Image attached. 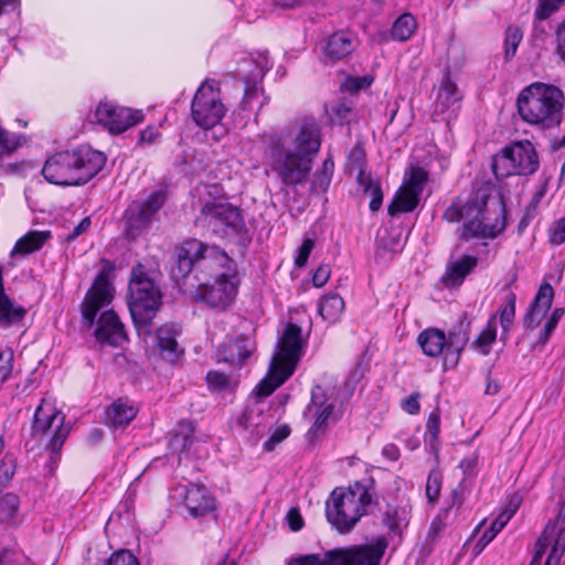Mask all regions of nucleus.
Returning a JSON list of instances; mask_svg holds the SVG:
<instances>
[{"label":"nucleus","instance_id":"nucleus-64","mask_svg":"<svg viewBox=\"0 0 565 565\" xmlns=\"http://www.w3.org/2000/svg\"><path fill=\"white\" fill-rule=\"evenodd\" d=\"M556 51L559 57L565 62V20L556 30Z\"/></svg>","mask_w":565,"mask_h":565},{"label":"nucleus","instance_id":"nucleus-49","mask_svg":"<svg viewBox=\"0 0 565 565\" xmlns=\"http://www.w3.org/2000/svg\"><path fill=\"white\" fill-rule=\"evenodd\" d=\"M24 137L12 134L0 126V150L1 153H12L22 146Z\"/></svg>","mask_w":565,"mask_h":565},{"label":"nucleus","instance_id":"nucleus-50","mask_svg":"<svg viewBox=\"0 0 565 565\" xmlns=\"http://www.w3.org/2000/svg\"><path fill=\"white\" fill-rule=\"evenodd\" d=\"M205 380L212 391L223 392L231 387V379L220 371H210Z\"/></svg>","mask_w":565,"mask_h":565},{"label":"nucleus","instance_id":"nucleus-5","mask_svg":"<svg viewBox=\"0 0 565 565\" xmlns=\"http://www.w3.org/2000/svg\"><path fill=\"white\" fill-rule=\"evenodd\" d=\"M103 152L83 145L60 151L46 159L42 174L46 181L61 186H77L92 180L105 166Z\"/></svg>","mask_w":565,"mask_h":565},{"label":"nucleus","instance_id":"nucleus-24","mask_svg":"<svg viewBox=\"0 0 565 565\" xmlns=\"http://www.w3.org/2000/svg\"><path fill=\"white\" fill-rule=\"evenodd\" d=\"M181 324L175 322L163 323L157 330V345L161 355L170 362H175L183 354V349L178 342V337L181 334Z\"/></svg>","mask_w":565,"mask_h":565},{"label":"nucleus","instance_id":"nucleus-15","mask_svg":"<svg viewBox=\"0 0 565 565\" xmlns=\"http://www.w3.org/2000/svg\"><path fill=\"white\" fill-rule=\"evenodd\" d=\"M70 430L71 428L65 425V415L45 399H42L33 416L31 436L41 441L44 436L50 435L45 448L57 454L63 447Z\"/></svg>","mask_w":565,"mask_h":565},{"label":"nucleus","instance_id":"nucleus-28","mask_svg":"<svg viewBox=\"0 0 565 565\" xmlns=\"http://www.w3.org/2000/svg\"><path fill=\"white\" fill-rule=\"evenodd\" d=\"M50 237V231H29L15 242L10 255L11 257L28 256L41 249Z\"/></svg>","mask_w":565,"mask_h":565},{"label":"nucleus","instance_id":"nucleus-41","mask_svg":"<svg viewBox=\"0 0 565 565\" xmlns=\"http://www.w3.org/2000/svg\"><path fill=\"white\" fill-rule=\"evenodd\" d=\"M509 516L508 514H499L497 519L491 523L490 527L483 531L476 543V552L481 553L484 547L492 542V540L502 531V529L508 524Z\"/></svg>","mask_w":565,"mask_h":565},{"label":"nucleus","instance_id":"nucleus-31","mask_svg":"<svg viewBox=\"0 0 565 565\" xmlns=\"http://www.w3.org/2000/svg\"><path fill=\"white\" fill-rule=\"evenodd\" d=\"M254 351V343L246 339H236L228 344L224 361L234 366H241Z\"/></svg>","mask_w":565,"mask_h":565},{"label":"nucleus","instance_id":"nucleus-57","mask_svg":"<svg viewBox=\"0 0 565 565\" xmlns=\"http://www.w3.org/2000/svg\"><path fill=\"white\" fill-rule=\"evenodd\" d=\"M313 247L315 241L312 238L307 237L302 241V244L298 248L297 256L295 258L296 267H303L307 264Z\"/></svg>","mask_w":565,"mask_h":565},{"label":"nucleus","instance_id":"nucleus-61","mask_svg":"<svg viewBox=\"0 0 565 565\" xmlns=\"http://www.w3.org/2000/svg\"><path fill=\"white\" fill-rule=\"evenodd\" d=\"M331 275V268L327 264H321L312 276V282L316 287H322L327 284Z\"/></svg>","mask_w":565,"mask_h":565},{"label":"nucleus","instance_id":"nucleus-11","mask_svg":"<svg viewBox=\"0 0 565 565\" xmlns=\"http://www.w3.org/2000/svg\"><path fill=\"white\" fill-rule=\"evenodd\" d=\"M162 305V294L145 273L132 270L128 288V307L139 334H150V326Z\"/></svg>","mask_w":565,"mask_h":565},{"label":"nucleus","instance_id":"nucleus-38","mask_svg":"<svg viewBox=\"0 0 565 565\" xmlns=\"http://www.w3.org/2000/svg\"><path fill=\"white\" fill-rule=\"evenodd\" d=\"M417 22L413 14L404 13L396 19L391 29L393 40L404 42L407 41L416 30Z\"/></svg>","mask_w":565,"mask_h":565},{"label":"nucleus","instance_id":"nucleus-32","mask_svg":"<svg viewBox=\"0 0 565 565\" xmlns=\"http://www.w3.org/2000/svg\"><path fill=\"white\" fill-rule=\"evenodd\" d=\"M497 339V315L490 317L484 329L471 342V349L482 355H488Z\"/></svg>","mask_w":565,"mask_h":565},{"label":"nucleus","instance_id":"nucleus-59","mask_svg":"<svg viewBox=\"0 0 565 565\" xmlns=\"http://www.w3.org/2000/svg\"><path fill=\"white\" fill-rule=\"evenodd\" d=\"M332 111L341 122H349L353 115V106L351 103L340 102L333 106Z\"/></svg>","mask_w":565,"mask_h":565},{"label":"nucleus","instance_id":"nucleus-29","mask_svg":"<svg viewBox=\"0 0 565 565\" xmlns=\"http://www.w3.org/2000/svg\"><path fill=\"white\" fill-rule=\"evenodd\" d=\"M125 218L126 235L131 239L138 237L152 222V220L145 214L138 202H132L129 205Z\"/></svg>","mask_w":565,"mask_h":565},{"label":"nucleus","instance_id":"nucleus-39","mask_svg":"<svg viewBox=\"0 0 565 565\" xmlns=\"http://www.w3.org/2000/svg\"><path fill=\"white\" fill-rule=\"evenodd\" d=\"M428 180V173L420 167L413 166L409 171L405 173L404 183L402 186L415 194L422 195L425 184Z\"/></svg>","mask_w":565,"mask_h":565},{"label":"nucleus","instance_id":"nucleus-37","mask_svg":"<svg viewBox=\"0 0 565 565\" xmlns=\"http://www.w3.org/2000/svg\"><path fill=\"white\" fill-rule=\"evenodd\" d=\"M365 150L361 143H356L348 154L347 167L351 173H356L358 183H363V180H365V178L369 177L367 174H365Z\"/></svg>","mask_w":565,"mask_h":565},{"label":"nucleus","instance_id":"nucleus-48","mask_svg":"<svg viewBox=\"0 0 565 565\" xmlns=\"http://www.w3.org/2000/svg\"><path fill=\"white\" fill-rule=\"evenodd\" d=\"M564 313L565 310L563 308H555L551 312L543 329L539 333L537 344H546Z\"/></svg>","mask_w":565,"mask_h":565},{"label":"nucleus","instance_id":"nucleus-1","mask_svg":"<svg viewBox=\"0 0 565 565\" xmlns=\"http://www.w3.org/2000/svg\"><path fill=\"white\" fill-rule=\"evenodd\" d=\"M195 271L199 281L209 276L213 281H202L196 290L198 300L211 308L224 310L237 294V269L235 262L217 246L207 245L196 238H190L175 247L171 276L183 279Z\"/></svg>","mask_w":565,"mask_h":565},{"label":"nucleus","instance_id":"nucleus-18","mask_svg":"<svg viewBox=\"0 0 565 565\" xmlns=\"http://www.w3.org/2000/svg\"><path fill=\"white\" fill-rule=\"evenodd\" d=\"M270 67L271 64L266 52L246 55L238 62L234 74L245 84V94L242 100L244 107H247L250 100L257 96V84Z\"/></svg>","mask_w":565,"mask_h":565},{"label":"nucleus","instance_id":"nucleus-60","mask_svg":"<svg viewBox=\"0 0 565 565\" xmlns=\"http://www.w3.org/2000/svg\"><path fill=\"white\" fill-rule=\"evenodd\" d=\"M373 78L370 76L350 77L347 81V87L350 92H359L371 86Z\"/></svg>","mask_w":565,"mask_h":565},{"label":"nucleus","instance_id":"nucleus-4","mask_svg":"<svg viewBox=\"0 0 565 565\" xmlns=\"http://www.w3.org/2000/svg\"><path fill=\"white\" fill-rule=\"evenodd\" d=\"M114 288L109 282L105 270L100 271L88 289L82 303V318L85 328H93L96 323L94 335L97 342L110 347H120L128 337L122 322L114 310H105L96 320L97 313L113 300Z\"/></svg>","mask_w":565,"mask_h":565},{"label":"nucleus","instance_id":"nucleus-58","mask_svg":"<svg viewBox=\"0 0 565 565\" xmlns=\"http://www.w3.org/2000/svg\"><path fill=\"white\" fill-rule=\"evenodd\" d=\"M290 435V428L287 425L280 426L277 428L273 435L268 438V440L264 444V449L270 451L275 448V446L281 443Z\"/></svg>","mask_w":565,"mask_h":565},{"label":"nucleus","instance_id":"nucleus-34","mask_svg":"<svg viewBox=\"0 0 565 565\" xmlns=\"http://www.w3.org/2000/svg\"><path fill=\"white\" fill-rule=\"evenodd\" d=\"M334 162L331 158H327L320 168L312 175L310 192L322 194L327 192L333 175Z\"/></svg>","mask_w":565,"mask_h":565},{"label":"nucleus","instance_id":"nucleus-44","mask_svg":"<svg viewBox=\"0 0 565 565\" xmlns=\"http://www.w3.org/2000/svg\"><path fill=\"white\" fill-rule=\"evenodd\" d=\"M18 468V458L12 452H7L0 462V491L10 486Z\"/></svg>","mask_w":565,"mask_h":565},{"label":"nucleus","instance_id":"nucleus-22","mask_svg":"<svg viewBox=\"0 0 565 565\" xmlns=\"http://www.w3.org/2000/svg\"><path fill=\"white\" fill-rule=\"evenodd\" d=\"M553 299L554 289L552 285L548 282L541 284L534 299L531 301L522 318L525 332L533 331L541 324L552 307Z\"/></svg>","mask_w":565,"mask_h":565},{"label":"nucleus","instance_id":"nucleus-2","mask_svg":"<svg viewBox=\"0 0 565 565\" xmlns=\"http://www.w3.org/2000/svg\"><path fill=\"white\" fill-rule=\"evenodd\" d=\"M320 146L319 125L313 119H306L294 130H281L268 136V167L285 186L302 185L308 180Z\"/></svg>","mask_w":565,"mask_h":565},{"label":"nucleus","instance_id":"nucleus-20","mask_svg":"<svg viewBox=\"0 0 565 565\" xmlns=\"http://www.w3.org/2000/svg\"><path fill=\"white\" fill-rule=\"evenodd\" d=\"M462 96L457 87V84L450 78L449 73H446L440 81L435 108L431 114L434 121H449L456 117V113L460 107Z\"/></svg>","mask_w":565,"mask_h":565},{"label":"nucleus","instance_id":"nucleus-33","mask_svg":"<svg viewBox=\"0 0 565 565\" xmlns=\"http://www.w3.org/2000/svg\"><path fill=\"white\" fill-rule=\"evenodd\" d=\"M419 196L420 195L401 186L396 192L393 202L388 205L390 215L414 211L418 205Z\"/></svg>","mask_w":565,"mask_h":565},{"label":"nucleus","instance_id":"nucleus-25","mask_svg":"<svg viewBox=\"0 0 565 565\" xmlns=\"http://www.w3.org/2000/svg\"><path fill=\"white\" fill-rule=\"evenodd\" d=\"M356 38L351 32H334L326 43L324 55L332 62L343 60L356 49Z\"/></svg>","mask_w":565,"mask_h":565},{"label":"nucleus","instance_id":"nucleus-8","mask_svg":"<svg viewBox=\"0 0 565 565\" xmlns=\"http://www.w3.org/2000/svg\"><path fill=\"white\" fill-rule=\"evenodd\" d=\"M301 354V328L290 322L278 342L267 376L255 387L256 394L262 397L269 396L284 384L294 373Z\"/></svg>","mask_w":565,"mask_h":565},{"label":"nucleus","instance_id":"nucleus-30","mask_svg":"<svg viewBox=\"0 0 565 565\" xmlns=\"http://www.w3.org/2000/svg\"><path fill=\"white\" fill-rule=\"evenodd\" d=\"M344 300L337 294H330L321 298L319 302V315L328 323H335L344 311Z\"/></svg>","mask_w":565,"mask_h":565},{"label":"nucleus","instance_id":"nucleus-55","mask_svg":"<svg viewBox=\"0 0 565 565\" xmlns=\"http://www.w3.org/2000/svg\"><path fill=\"white\" fill-rule=\"evenodd\" d=\"M548 242L558 246L565 242V217L554 222L548 230Z\"/></svg>","mask_w":565,"mask_h":565},{"label":"nucleus","instance_id":"nucleus-16","mask_svg":"<svg viewBox=\"0 0 565 565\" xmlns=\"http://www.w3.org/2000/svg\"><path fill=\"white\" fill-rule=\"evenodd\" d=\"M226 108L221 100L220 90L207 81L196 90L191 105V115L194 122L210 129L224 117Z\"/></svg>","mask_w":565,"mask_h":565},{"label":"nucleus","instance_id":"nucleus-63","mask_svg":"<svg viewBox=\"0 0 565 565\" xmlns=\"http://www.w3.org/2000/svg\"><path fill=\"white\" fill-rule=\"evenodd\" d=\"M418 399H419V393L415 392V393L411 394L408 397H406L402 402V408L411 415L417 414L420 408Z\"/></svg>","mask_w":565,"mask_h":565},{"label":"nucleus","instance_id":"nucleus-51","mask_svg":"<svg viewBox=\"0 0 565 565\" xmlns=\"http://www.w3.org/2000/svg\"><path fill=\"white\" fill-rule=\"evenodd\" d=\"M443 477L441 473L437 470H433L429 472L427 482H426V495L429 502H435L441 489Z\"/></svg>","mask_w":565,"mask_h":565},{"label":"nucleus","instance_id":"nucleus-52","mask_svg":"<svg viewBox=\"0 0 565 565\" xmlns=\"http://www.w3.org/2000/svg\"><path fill=\"white\" fill-rule=\"evenodd\" d=\"M13 369V350L7 348L0 351V387L7 382Z\"/></svg>","mask_w":565,"mask_h":565},{"label":"nucleus","instance_id":"nucleus-56","mask_svg":"<svg viewBox=\"0 0 565 565\" xmlns=\"http://www.w3.org/2000/svg\"><path fill=\"white\" fill-rule=\"evenodd\" d=\"M103 565H139V561L130 552L120 551L111 554Z\"/></svg>","mask_w":565,"mask_h":565},{"label":"nucleus","instance_id":"nucleus-43","mask_svg":"<svg viewBox=\"0 0 565 565\" xmlns=\"http://www.w3.org/2000/svg\"><path fill=\"white\" fill-rule=\"evenodd\" d=\"M167 201V191L164 189H158L153 191L146 200L137 201L145 214L153 220L154 215L163 206Z\"/></svg>","mask_w":565,"mask_h":565},{"label":"nucleus","instance_id":"nucleus-9","mask_svg":"<svg viewBox=\"0 0 565 565\" xmlns=\"http://www.w3.org/2000/svg\"><path fill=\"white\" fill-rule=\"evenodd\" d=\"M340 386L331 376H324L311 388V399L302 413L305 420L311 423L306 436L313 441L323 435L330 423L341 417L342 402L340 401Z\"/></svg>","mask_w":565,"mask_h":565},{"label":"nucleus","instance_id":"nucleus-36","mask_svg":"<svg viewBox=\"0 0 565 565\" xmlns=\"http://www.w3.org/2000/svg\"><path fill=\"white\" fill-rule=\"evenodd\" d=\"M477 266L475 256L465 255L459 260L451 262L447 267V279L452 284L462 281Z\"/></svg>","mask_w":565,"mask_h":565},{"label":"nucleus","instance_id":"nucleus-10","mask_svg":"<svg viewBox=\"0 0 565 565\" xmlns=\"http://www.w3.org/2000/svg\"><path fill=\"white\" fill-rule=\"evenodd\" d=\"M470 331L471 322L463 317L449 330L447 337L437 328H428L419 333L417 343L427 356L437 358L444 353L445 369H454L469 342Z\"/></svg>","mask_w":565,"mask_h":565},{"label":"nucleus","instance_id":"nucleus-6","mask_svg":"<svg viewBox=\"0 0 565 565\" xmlns=\"http://www.w3.org/2000/svg\"><path fill=\"white\" fill-rule=\"evenodd\" d=\"M443 218L449 223L463 222L461 241L495 238L505 228L503 205L489 207L486 199H471L466 203L455 200L445 210Z\"/></svg>","mask_w":565,"mask_h":565},{"label":"nucleus","instance_id":"nucleus-40","mask_svg":"<svg viewBox=\"0 0 565 565\" xmlns=\"http://www.w3.org/2000/svg\"><path fill=\"white\" fill-rule=\"evenodd\" d=\"M20 499L15 493L7 492L0 495V522L12 523L18 514Z\"/></svg>","mask_w":565,"mask_h":565},{"label":"nucleus","instance_id":"nucleus-7","mask_svg":"<svg viewBox=\"0 0 565 565\" xmlns=\"http://www.w3.org/2000/svg\"><path fill=\"white\" fill-rule=\"evenodd\" d=\"M516 108L524 122L540 130L554 129L562 122L564 94L554 85L532 83L520 92Z\"/></svg>","mask_w":565,"mask_h":565},{"label":"nucleus","instance_id":"nucleus-14","mask_svg":"<svg viewBox=\"0 0 565 565\" xmlns=\"http://www.w3.org/2000/svg\"><path fill=\"white\" fill-rule=\"evenodd\" d=\"M540 167L539 153L529 140L513 141L492 157L491 169L498 180L510 175H532Z\"/></svg>","mask_w":565,"mask_h":565},{"label":"nucleus","instance_id":"nucleus-45","mask_svg":"<svg viewBox=\"0 0 565 565\" xmlns=\"http://www.w3.org/2000/svg\"><path fill=\"white\" fill-rule=\"evenodd\" d=\"M363 183H359L361 188H363L364 193L369 194L370 200V209L373 212H376L381 209L383 203V192L381 184L376 181H373L371 177L365 178Z\"/></svg>","mask_w":565,"mask_h":565},{"label":"nucleus","instance_id":"nucleus-12","mask_svg":"<svg viewBox=\"0 0 565 565\" xmlns=\"http://www.w3.org/2000/svg\"><path fill=\"white\" fill-rule=\"evenodd\" d=\"M196 223L214 235L239 245L249 242L248 230L239 207L228 202H206L200 210Z\"/></svg>","mask_w":565,"mask_h":565},{"label":"nucleus","instance_id":"nucleus-23","mask_svg":"<svg viewBox=\"0 0 565 565\" xmlns=\"http://www.w3.org/2000/svg\"><path fill=\"white\" fill-rule=\"evenodd\" d=\"M271 416L266 414L259 403L248 405L237 419V426L248 433V438L257 440L263 437L270 426Z\"/></svg>","mask_w":565,"mask_h":565},{"label":"nucleus","instance_id":"nucleus-19","mask_svg":"<svg viewBox=\"0 0 565 565\" xmlns=\"http://www.w3.org/2000/svg\"><path fill=\"white\" fill-rule=\"evenodd\" d=\"M548 555L544 565H561L565 553V527H558L557 524H550L544 529L534 546V555L530 565H542L543 556Z\"/></svg>","mask_w":565,"mask_h":565},{"label":"nucleus","instance_id":"nucleus-35","mask_svg":"<svg viewBox=\"0 0 565 565\" xmlns=\"http://www.w3.org/2000/svg\"><path fill=\"white\" fill-rule=\"evenodd\" d=\"M515 305H516V295L513 291H509L505 297V302L502 308L499 310L498 316L500 320V326L502 329L501 339L503 341L507 340L509 333L513 327L515 319Z\"/></svg>","mask_w":565,"mask_h":565},{"label":"nucleus","instance_id":"nucleus-13","mask_svg":"<svg viewBox=\"0 0 565 565\" xmlns=\"http://www.w3.org/2000/svg\"><path fill=\"white\" fill-rule=\"evenodd\" d=\"M386 548L387 540L379 536L367 544L327 551L323 556L303 555L291 559L288 565H380Z\"/></svg>","mask_w":565,"mask_h":565},{"label":"nucleus","instance_id":"nucleus-27","mask_svg":"<svg viewBox=\"0 0 565 565\" xmlns=\"http://www.w3.org/2000/svg\"><path fill=\"white\" fill-rule=\"evenodd\" d=\"M137 415V409L128 401L118 398L105 411V423L110 427L127 426Z\"/></svg>","mask_w":565,"mask_h":565},{"label":"nucleus","instance_id":"nucleus-47","mask_svg":"<svg viewBox=\"0 0 565 565\" xmlns=\"http://www.w3.org/2000/svg\"><path fill=\"white\" fill-rule=\"evenodd\" d=\"M523 39V32L519 26L510 25L505 31L504 38V57L507 61L511 60Z\"/></svg>","mask_w":565,"mask_h":565},{"label":"nucleus","instance_id":"nucleus-17","mask_svg":"<svg viewBox=\"0 0 565 565\" xmlns=\"http://www.w3.org/2000/svg\"><path fill=\"white\" fill-rule=\"evenodd\" d=\"M145 116L141 110L119 106L110 102H100L94 114L97 124L105 127L110 134L119 135L140 124Z\"/></svg>","mask_w":565,"mask_h":565},{"label":"nucleus","instance_id":"nucleus-3","mask_svg":"<svg viewBox=\"0 0 565 565\" xmlns=\"http://www.w3.org/2000/svg\"><path fill=\"white\" fill-rule=\"evenodd\" d=\"M377 507L375 480L366 477L348 488H335L326 503V515L340 533H348L362 516L374 513Z\"/></svg>","mask_w":565,"mask_h":565},{"label":"nucleus","instance_id":"nucleus-54","mask_svg":"<svg viewBox=\"0 0 565 565\" xmlns=\"http://www.w3.org/2000/svg\"><path fill=\"white\" fill-rule=\"evenodd\" d=\"M564 1L565 0H540L535 10V17L539 20H545L550 18L554 12L558 10Z\"/></svg>","mask_w":565,"mask_h":565},{"label":"nucleus","instance_id":"nucleus-62","mask_svg":"<svg viewBox=\"0 0 565 565\" xmlns=\"http://www.w3.org/2000/svg\"><path fill=\"white\" fill-rule=\"evenodd\" d=\"M477 466H478V455L476 452L468 455L459 463V468L462 470V472L466 477L473 476L476 472Z\"/></svg>","mask_w":565,"mask_h":565},{"label":"nucleus","instance_id":"nucleus-26","mask_svg":"<svg viewBox=\"0 0 565 565\" xmlns=\"http://www.w3.org/2000/svg\"><path fill=\"white\" fill-rule=\"evenodd\" d=\"M26 315L25 308L17 305L4 291L3 269L0 265V327H11L21 322Z\"/></svg>","mask_w":565,"mask_h":565},{"label":"nucleus","instance_id":"nucleus-53","mask_svg":"<svg viewBox=\"0 0 565 565\" xmlns=\"http://www.w3.org/2000/svg\"><path fill=\"white\" fill-rule=\"evenodd\" d=\"M439 431L440 414L438 409H435L429 414V417L427 419L425 437L433 445L435 441H437Z\"/></svg>","mask_w":565,"mask_h":565},{"label":"nucleus","instance_id":"nucleus-42","mask_svg":"<svg viewBox=\"0 0 565 565\" xmlns=\"http://www.w3.org/2000/svg\"><path fill=\"white\" fill-rule=\"evenodd\" d=\"M193 427L191 423L181 422L179 430L170 440V448L178 452H185L192 444Z\"/></svg>","mask_w":565,"mask_h":565},{"label":"nucleus","instance_id":"nucleus-46","mask_svg":"<svg viewBox=\"0 0 565 565\" xmlns=\"http://www.w3.org/2000/svg\"><path fill=\"white\" fill-rule=\"evenodd\" d=\"M383 524L392 532L398 531L402 525L407 524L406 510L390 505L384 513Z\"/></svg>","mask_w":565,"mask_h":565},{"label":"nucleus","instance_id":"nucleus-21","mask_svg":"<svg viewBox=\"0 0 565 565\" xmlns=\"http://www.w3.org/2000/svg\"><path fill=\"white\" fill-rule=\"evenodd\" d=\"M182 507L189 516L204 518L216 510V498L205 486L190 483L183 490Z\"/></svg>","mask_w":565,"mask_h":565}]
</instances>
